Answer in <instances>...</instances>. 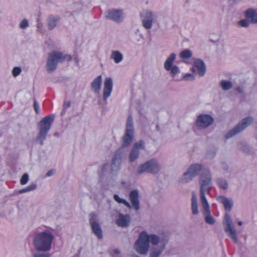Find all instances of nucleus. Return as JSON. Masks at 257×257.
<instances>
[{
	"mask_svg": "<svg viewBox=\"0 0 257 257\" xmlns=\"http://www.w3.org/2000/svg\"><path fill=\"white\" fill-rule=\"evenodd\" d=\"M71 102L70 101H66L64 102V105L66 107H69L71 105Z\"/></svg>",
	"mask_w": 257,
	"mask_h": 257,
	"instance_id": "09e8293b",
	"label": "nucleus"
},
{
	"mask_svg": "<svg viewBox=\"0 0 257 257\" xmlns=\"http://www.w3.org/2000/svg\"><path fill=\"white\" fill-rule=\"evenodd\" d=\"M90 223L92 224V222H96L95 220L97 218V215L94 213L90 214Z\"/></svg>",
	"mask_w": 257,
	"mask_h": 257,
	"instance_id": "c03bdc74",
	"label": "nucleus"
},
{
	"mask_svg": "<svg viewBox=\"0 0 257 257\" xmlns=\"http://www.w3.org/2000/svg\"><path fill=\"white\" fill-rule=\"evenodd\" d=\"M29 25L28 21L26 19H24L21 23L20 27L22 29H25Z\"/></svg>",
	"mask_w": 257,
	"mask_h": 257,
	"instance_id": "a19ab883",
	"label": "nucleus"
},
{
	"mask_svg": "<svg viewBox=\"0 0 257 257\" xmlns=\"http://www.w3.org/2000/svg\"><path fill=\"white\" fill-rule=\"evenodd\" d=\"M147 232L142 231L139 236L138 239L135 242L134 248L139 254H146L150 247L149 240H146Z\"/></svg>",
	"mask_w": 257,
	"mask_h": 257,
	"instance_id": "39448f33",
	"label": "nucleus"
},
{
	"mask_svg": "<svg viewBox=\"0 0 257 257\" xmlns=\"http://www.w3.org/2000/svg\"><path fill=\"white\" fill-rule=\"evenodd\" d=\"M134 135L125 133L122 139V147H126L129 146L133 142Z\"/></svg>",
	"mask_w": 257,
	"mask_h": 257,
	"instance_id": "393cba45",
	"label": "nucleus"
},
{
	"mask_svg": "<svg viewBox=\"0 0 257 257\" xmlns=\"http://www.w3.org/2000/svg\"><path fill=\"white\" fill-rule=\"evenodd\" d=\"M53 173H54V171L53 170H51L47 172L46 175L47 176H51V175H52L53 174Z\"/></svg>",
	"mask_w": 257,
	"mask_h": 257,
	"instance_id": "8fccbe9b",
	"label": "nucleus"
},
{
	"mask_svg": "<svg viewBox=\"0 0 257 257\" xmlns=\"http://www.w3.org/2000/svg\"><path fill=\"white\" fill-rule=\"evenodd\" d=\"M29 180V175L28 174H24L20 180V183L22 185L26 184Z\"/></svg>",
	"mask_w": 257,
	"mask_h": 257,
	"instance_id": "e433bc0d",
	"label": "nucleus"
},
{
	"mask_svg": "<svg viewBox=\"0 0 257 257\" xmlns=\"http://www.w3.org/2000/svg\"><path fill=\"white\" fill-rule=\"evenodd\" d=\"M125 133L133 135L134 134L133 120L131 115L128 116L126 120Z\"/></svg>",
	"mask_w": 257,
	"mask_h": 257,
	"instance_id": "4be33fe9",
	"label": "nucleus"
},
{
	"mask_svg": "<svg viewBox=\"0 0 257 257\" xmlns=\"http://www.w3.org/2000/svg\"><path fill=\"white\" fill-rule=\"evenodd\" d=\"M201 169L202 166L201 165L195 164L190 165L187 170L195 177L198 175Z\"/></svg>",
	"mask_w": 257,
	"mask_h": 257,
	"instance_id": "5701e85b",
	"label": "nucleus"
},
{
	"mask_svg": "<svg viewBox=\"0 0 257 257\" xmlns=\"http://www.w3.org/2000/svg\"><path fill=\"white\" fill-rule=\"evenodd\" d=\"M217 200L223 205L226 210L230 211L233 206V201L230 198L220 196L217 198Z\"/></svg>",
	"mask_w": 257,
	"mask_h": 257,
	"instance_id": "a211bd4d",
	"label": "nucleus"
},
{
	"mask_svg": "<svg viewBox=\"0 0 257 257\" xmlns=\"http://www.w3.org/2000/svg\"><path fill=\"white\" fill-rule=\"evenodd\" d=\"M29 192L28 190H27V188H25V189H22V190H20L19 191V193H25V192Z\"/></svg>",
	"mask_w": 257,
	"mask_h": 257,
	"instance_id": "3c124183",
	"label": "nucleus"
},
{
	"mask_svg": "<svg viewBox=\"0 0 257 257\" xmlns=\"http://www.w3.org/2000/svg\"><path fill=\"white\" fill-rule=\"evenodd\" d=\"M199 184L200 185V195L201 201L205 203L206 200L205 193L209 192L211 189V176L210 173L207 171H204L200 177Z\"/></svg>",
	"mask_w": 257,
	"mask_h": 257,
	"instance_id": "20e7f679",
	"label": "nucleus"
},
{
	"mask_svg": "<svg viewBox=\"0 0 257 257\" xmlns=\"http://www.w3.org/2000/svg\"><path fill=\"white\" fill-rule=\"evenodd\" d=\"M257 23V13L256 16H255L254 19L253 20V23Z\"/></svg>",
	"mask_w": 257,
	"mask_h": 257,
	"instance_id": "864d4df0",
	"label": "nucleus"
},
{
	"mask_svg": "<svg viewBox=\"0 0 257 257\" xmlns=\"http://www.w3.org/2000/svg\"><path fill=\"white\" fill-rule=\"evenodd\" d=\"M106 18L115 22H120L122 20V12L119 10H110L108 11Z\"/></svg>",
	"mask_w": 257,
	"mask_h": 257,
	"instance_id": "f3484780",
	"label": "nucleus"
},
{
	"mask_svg": "<svg viewBox=\"0 0 257 257\" xmlns=\"http://www.w3.org/2000/svg\"><path fill=\"white\" fill-rule=\"evenodd\" d=\"M71 57L69 55H64L61 52L54 51L49 54L46 65L47 70L53 72L56 69L58 62H63L65 60L69 61Z\"/></svg>",
	"mask_w": 257,
	"mask_h": 257,
	"instance_id": "f03ea898",
	"label": "nucleus"
},
{
	"mask_svg": "<svg viewBox=\"0 0 257 257\" xmlns=\"http://www.w3.org/2000/svg\"><path fill=\"white\" fill-rule=\"evenodd\" d=\"M113 199L117 203H122L128 208H131V205L127 201H126L125 200L123 199L120 198L117 195L114 194L113 195Z\"/></svg>",
	"mask_w": 257,
	"mask_h": 257,
	"instance_id": "7c9ffc66",
	"label": "nucleus"
},
{
	"mask_svg": "<svg viewBox=\"0 0 257 257\" xmlns=\"http://www.w3.org/2000/svg\"><path fill=\"white\" fill-rule=\"evenodd\" d=\"M21 72V69L20 67H15L13 70V75L16 77L18 76Z\"/></svg>",
	"mask_w": 257,
	"mask_h": 257,
	"instance_id": "58836bf2",
	"label": "nucleus"
},
{
	"mask_svg": "<svg viewBox=\"0 0 257 257\" xmlns=\"http://www.w3.org/2000/svg\"><path fill=\"white\" fill-rule=\"evenodd\" d=\"M33 257H50V254L48 253L34 254Z\"/></svg>",
	"mask_w": 257,
	"mask_h": 257,
	"instance_id": "79ce46f5",
	"label": "nucleus"
},
{
	"mask_svg": "<svg viewBox=\"0 0 257 257\" xmlns=\"http://www.w3.org/2000/svg\"><path fill=\"white\" fill-rule=\"evenodd\" d=\"M253 121V118L251 117H247L243 119L234 127L229 131L225 135V138L227 139L235 136L237 134L241 132L247 126L250 124Z\"/></svg>",
	"mask_w": 257,
	"mask_h": 257,
	"instance_id": "423d86ee",
	"label": "nucleus"
},
{
	"mask_svg": "<svg viewBox=\"0 0 257 257\" xmlns=\"http://www.w3.org/2000/svg\"><path fill=\"white\" fill-rule=\"evenodd\" d=\"M113 252L115 254H119L120 253V251L118 249H114Z\"/></svg>",
	"mask_w": 257,
	"mask_h": 257,
	"instance_id": "603ef678",
	"label": "nucleus"
},
{
	"mask_svg": "<svg viewBox=\"0 0 257 257\" xmlns=\"http://www.w3.org/2000/svg\"><path fill=\"white\" fill-rule=\"evenodd\" d=\"M201 202L204 209L203 214L205 216L206 222L209 224H213L215 222V220L210 214L209 207L207 200H205V203H204L203 201Z\"/></svg>",
	"mask_w": 257,
	"mask_h": 257,
	"instance_id": "4468645a",
	"label": "nucleus"
},
{
	"mask_svg": "<svg viewBox=\"0 0 257 257\" xmlns=\"http://www.w3.org/2000/svg\"><path fill=\"white\" fill-rule=\"evenodd\" d=\"M143 26L147 29H149L152 27L154 17L150 12H145L141 15Z\"/></svg>",
	"mask_w": 257,
	"mask_h": 257,
	"instance_id": "f8f14e48",
	"label": "nucleus"
},
{
	"mask_svg": "<svg viewBox=\"0 0 257 257\" xmlns=\"http://www.w3.org/2000/svg\"><path fill=\"white\" fill-rule=\"evenodd\" d=\"M218 184L223 189H226L227 188V184L225 180L222 179H218L217 180Z\"/></svg>",
	"mask_w": 257,
	"mask_h": 257,
	"instance_id": "f704fd0d",
	"label": "nucleus"
},
{
	"mask_svg": "<svg viewBox=\"0 0 257 257\" xmlns=\"http://www.w3.org/2000/svg\"><path fill=\"white\" fill-rule=\"evenodd\" d=\"M194 176L187 169V171L183 174L182 176L179 179V182L185 183L190 182L193 178Z\"/></svg>",
	"mask_w": 257,
	"mask_h": 257,
	"instance_id": "a878e982",
	"label": "nucleus"
},
{
	"mask_svg": "<svg viewBox=\"0 0 257 257\" xmlns=\"http://www.w3.org/2000/svg\"><path fill=\"white\" fill-rule=\"evenodd\" d=\"M220 85L224 90H228L232 86L230 82L222 80L220 82Z\"/></svg>",
	"mask_w": 257,
	"mask_h": 257,
	"instance_id": "72a5a7b5",
	"label": "nucleus"
},
{
	"mask_svg": "<svg viewBox=\"0 0 257 257\" xmlns=\"http://www.w3.org/2000/svg\"><path fill=\"white\" fill-rule=\"evenodd\" d=\"M54 235L49 231H45L36 234L33 240L36 248L41 251H46L50 249Z\"/></svg>",
	"mask_w": 257,
	"mask_h": 257,
	"instance_id": "f257e3e1",
	"label": "nucleus"
},
{
	"mask_svg": "<svg viewBox=\"0 0 257 257\" xmlns=\"http://www.w3.org/2000/svg\"><path fill=\"white\" fill-rule=\"evenodd\" d=\"M237 224L238 225L241 226L242 224V223L241 221H238Z\"/></svg>",
	"mask_w": 257,
	"mask_h": 257,
	"instance_id": "6e6d98bb",
	"label": "nucleus"
},
{
	"mask_svg": "<svg viewBox=\"0 0 257 257\" xmlns=\"http://www.w3.org/2000/svg\"><path fill=\"white\" fill-rule=\"evenodd\" d=\"M54 119V115H48L44 117L38 124L39 133L36 138V141L39 142L41 146L43 144V141L45 139L47 132L51 128Z\"/></svg>",
	"mask_w": 257,
	"mask_h": 257,
	"instance_id": "7ed1b4c3",
	"label": "nucleus"
},
{
	"mask_svg": "<svg viewBox=\"0 0 257 257\" xmlns=\"http://www.w3.org/2000/svg\"><path fill=\"white\" fill-rule=\"evenodd\" d=\"M112 89V80L111 78L108 77L105 79L104 82V89L103 92V98L104 100L110 95Z\"/></svg>",
	"mask_w": 257,
	"mask_h": 257,
	"instance_id": "2eb2a0df",
	"label": "nucleus"
},
{
	"mask_svg": "<svg viewBox=\"0 0 257 257\" xmlns=\"http://www.w3.org/2000/svg\"><path fill=\"white\" fill-rule=\"evenodd\" d=\"M160 253L159 248H153L151 249V252L150 255V257H159Z\"/></svg>",
	"mask_w": 257,
	"mask_h": 257,
	"instance_id": "c9c22d12",
	"label": "nucleus"
},
{
	"mask_svg": "<svg viewBox=\"0 0 257 257\" xmlns=\"http://www.w3.org/2000/svg\"><path fill=\"white\" fill-rule=\"evenodd\" d=\"M91 228L93 232L99 238H102V232L100 226L96 222H92L91 224Z\"/></svg>",
	"mask_w": 257,
	"mask_h": 257,
	"instance_id": "aec40b11",
	"label": "nucleus"
},
{
	"mask_svg": "<svg viewBox=\"0 0 257 257\" xmlns=\"http://www.w3.org/2000/svg\"><path fill=\"white\" fill-rule=\"evenodd\" d=\"M42 24H40H40H39L38 25V28L39 29H40L41 28H42Z\"/></svg>",
	"mask_w": 257,
	"mask_h": 257,
	"instance_id": "5fc2aeb1",
	"label": "nucleus"
},
{
	"mask_svg": "<svg viewBox=\"0 0 257 257\" xmlns=\"http://www.w3.org/2000/svg\"><path fill=\"white\" fill-rule=\"evenodd\" d=\"M129 199L133 207L136 210L140 209V202L139 200V192L136 190L132 191L129 194Z\"/></svg>",
	"mask_w": 257,
	"mask_h": 257,
	"instance_id": "ddd939ff",
	"label": "nucleus"
},
{
	"mask_svg": "<svg viewBox=\"0 0 257 257\" xmlns=\"http://www.w3.org/2000/svg\"><path fill=\"white\" fill-rule=\"evenodd\" d=\"M214 120L209 115L202 114L198 116L196 124L200 128H204L212 124Z\"/></svg>",
	"mask_w": 257,
	"mask_h": 257,
	"instance_id": "9d476101",
	"label": "nucleus"
},
{
	"mask_svg": "<svg viewBox=\"0 0 257 257\" xmlns=\"http://www.w3.org/2000/svg\"><path fill=\"white\" fill-rule=\"evenodd\" d=\"M256 16V14H255L254 11L253 9H248L246 12V17L248 19L251 20V22L253 23V20L254 19L255 16Z\"/></svg>",
	"mask_w": 257,
	"mask_h": 257,
	"instance_id": "2f4dec72",
	"label": "nucleus"
},
{
	"mask_svg": "<svg viewBox=\"0 0 257 257\" xmlns=\"http://www.w3.org/2000/svg\"><path fill=\"white\" fill-rule=\"evenodd\" d=\"M110 57L114 60L116 63H118L121 61L122 55L118 51H112Z\"/></svg>",
	"mask_w": 257,
	"mask_h": 257,
	"instance_id": "c85d7f7f",
	"label": "nucleus"
},
{
	"mask_svg": "<svg viewBox=\"0 0 257 257\" xmlns=\"http://www.w3.org/2000/svg\"><path fill=\"white\" fill-rule=\"evenodd\" d=\"M34 108L36 113L37 114H39V104H38L37 101H36V100H34Z\"/></svg>",
	"mask_w": 257,
	"mask_h": 257,
	"instance_id": "37998d69",
	"label": "nucleus"
},
{
	"mask_svg": "<svg viewBox=\"0 0 257 257\" xmlns=\"http://www.w3.org/2000/svg\"><path fill=\"white\" fill-rule=\"evenodd\" d=\"M191 51L188 49H186L180 53V57L182 58H189L192 56Z\"/></svg>",
	"mask_w": 257,
	"mask_h": 257,
	"instance_id": "473e14b6",
	"label": "nucleus"
},
{
	"mask_svg": "<svg viewBox=\"0 0 257 257\" xmlns=\"http://www.w3.org/2000/svg\"><path fill=\"white\" fill-rule=\"evenodd\" d=\"M145 149L144 142L140 141L134 144L133 149L129 155V159L131 162H134L137 159L139 156V150Z\"/></svg>",
	"mask_w": 257,
	"mask_h": 257,
	"instance_id": "9b49d317",
	"label": "nucleus"
},
{
	"mask_svg": "<svg viewBox=\"0 0 257 257\" xmlns=\"http://www.w3.org/2000/svg\"><path fill=\"white\" fill-rule=\"evenodd\" d=\"M130 222V217L128 215L119 214L118 218L116 220V224L121 227H126L128 226Z\"/></svg>",
	"mask_w": 257,
	"mask_h": 257,
	"instance_id": "dca6fc26",
	"label": "nucleus"
},
{
	"mask_svg": "<svg viewBox=\"0 0 257 257\" xmlns=\"http://www.w3.org/2000/svg\"><path fill=\"white\" fill-rule=\"evenodd\" d=\"M190 78V79L191 80H193L194 79L193 76L191 74H187L185 76H184V79L186 80H189Z\"/></svg>",
	"mask_w": 257,
	"mask_h": 257,
	"instance_id": "49530a36",
	"label": "nucleus"
},
{
	"mask_svg": "<svg viewBox=\"0 0 257 257\" xmlns=\"http://www.w3.org/2000/svg\"><path fill=\"white\" fill-rule=\"evenodd\" d=\"M134 257H139V256H138V255H135V256H134Z\"/></svg>",
	"mask_w": 257,
	"mask_h": 257,
	"instance_id": "4d7b16f0",
	"label": "nucleus"
},
{
	"mask_svg": "<svg viewBox=\"0 0 257 257\" xmlns=\"http://www.w3.org/2000/svg\"><path fill=\"white\" fill-rule=\"evenodd\" d=\"M192 203H191V210L193 214L196 215L198 213L197 200L196 193L194 192L192 193Z\"/></svg>",
	"mask_w": 257,
	"mask_h": 257,
	"instance_id": "b1692460",
	"label": "nucleus"
},
{
	"mask_svg": "<svg viewBox=\"0 0 257 257\" xmlns=\"http://www.w3.org/2000/svg\"><path fill=\"white\" fill-rule=\"evenodd\" d=\"M159 171V167L156 161L152 160L146 162L139 167L137 172L139 174H142L145 172H149L152 173H156Z\"/></svg>",
	"mask_w": 257,
	"mask_h": 257,
	"instance_id": "0eeeda50",
	"label": "nucleus"
},
{
	"mask_svg": "<svg viewBox=\"0 0 257 257\" xmlns=\"http://www.w3.org/2000/svg\"><path fill=\"white\" fill-rule=\"evenodd\" d=\"M59 19L55 17H50L48 20V26L50 30L53 29L56 26L57 22Z\"/></svg>",
	"mask_w": 257,
	"mask_h": 257,
	"instance_id": "cd10ccee",
	"label": "nucleus"
},
{
	"mask_svg": "<svg viewBox=\"0 0 257 257\" xmlns=\"http://www.w3.org/2000/svg\"><path fill=\"white\" fill-rule=\"evenodd\" d=\"M37 185L36 184H31L30 186H29L27 188V190L29 191H31L32 190H35L36 188Z\"/></svg>",
	"mask_w": 257,
	"mask_h": 257,
	"instance_id": "a18cd8bd",
	"label": "nucleus"
},
{
	"mask_svg": "<svg viewBox=\"0 0 257 257\" xmlns=\"http://www.w3.org/2000/svg\"><path fill=\"white\" fill-rule=\"evenodd\" d=\"M238 24L243 27H247L249 25V22L247 20H242L238 21Z\"/></svg>",
	"mask_w": 257,
	"mask_h": 257,
	"instance_id": "4c0bfd02",
	"label": "nucleus"
},
{
	"mask_svg": "<svg viewBox=\"0 0 257 257\" xmlns=\"http://www.w3.org/2000/svg\"><path fill=\"white\" fill-rule=\"evenodd\" d=\"M117 153L113 157L110 166L106 164L102 167V172L107 171L109 168H110V173L111 174H114L119 170L121 161L120 155H118Z\"/></svg>",
	"mask_w": 257,
	"mask_h": 257,
	"instance_id": "1a4fd4ad",
	"label": "nucleus"
},
{
	"mask_svg": "<svg viewBox=\"0 0 257 257\" xmlns=\"http://www.w3.org/2000/svg\"><path fill=\"white\" fill-rule=\"evenodd\" d=\"M195 66L197 69L198 73L203 76L205 72V66L203 62L199 59H197L194 62Z\"/></svg>",
	"mask_w": 257,
	"mask_h": 257,
	"instance_id": "412c9836",
	"label": "nucleus"
},
{
	"mask_svg": "<svg viewBox=\"0 0 257 257\" xmlns=\"http://www.w3.org/2000/svg\"><path fill=\"white\" fill-rule=\"evenodd\" d=\"M147 236L146 240H149V242H150L153 245L157 244L160 241L159 237L154 234L149 235L147 233Z\"/></svg>",
	"mask_w": 257,
	"mask_h": 257,
	"instance_id": "c756f323",
	"label": "nucleus"
},
{
	"mask_svg": "<svg viewBox=\"0 0 257 257\" xmlns=\"http://www.w3.org/2000/svg\"><path fill=\"white\" fill-rule=\"evenodd\" d=\"M176 55L174 53L171 54L170 56L167 58V60L165 62L164 67L165 68L169 71L171 70L172 67V64L175 59Z\"/></svg>",
	"mask_w": 257,
	"mask_h": 257,
	"instance_id": "bb28decb",
	"label": "nucleus"
},
{
	"mask_svg": "<svg viewBox=\"0 0 257 257\" xmlns=\"http://www.w3.org/2000/svg\"><path fill=\"white\" fill-rule=\"evenodd\" d=\"M224 221L226 225L225 231L228 233V235L234 243H237L238 239L236 236V230L234 228L232 221L227 213L224 215Z\"/></svg>",
	"mask_w": 257,
	"mask_h": 257,
	"instance_id": "6e6552de",
	"label": "nucleus"
},
{
	"mask_svg": "<svg viewBox=\"0 0 257 257\" xmlns=\"http://www.w3.org/2000/svg\"><path fill=\"white\" fill-rule=\"evenodd\" d=\"M101 84L102 77L101 75H99L94 79L91 84V88L95 93H99Z\"/></svg>",
	"mask_w": 257,
	"mask_h": 257,
	"instance_id": "6ab92c4d",
	"label": "nucleus"
},
{
	"mask_svg": "<svg viewBox=\"0 0 257 257\" xmlns=\"http://www.w3.org/2000/svg\"><path fill=\"white\" fill-rule=\"evenodd\" d=\"M164 236H165V240H162V243L163 242V243H166L168 241V236H169V234L168 233H165V234H164ZM164 240H165V239H163Z\"/></svg>",
	"mask_w": 257,
	"mask_h": 257,
	"instance_id": "de8ad7c7",
	"label": "nucleus"
},
{
	"mask_svg": "<svg viewBox=\"0 0 257 257\" xmlns=\"http://www.w3.org/2000/svg\"><path fill=\"white\" fill-rule=\"evenodd\" d=\"M170 70H171V73L173 75L178 73L180 71L179 68L176 66H172Z\"/></svg>",
	"mask_w": 257,
	"mask_h": 257,
	"instance_id": "ea45409f",
	"label": "nucleus"
}]
</instances>
